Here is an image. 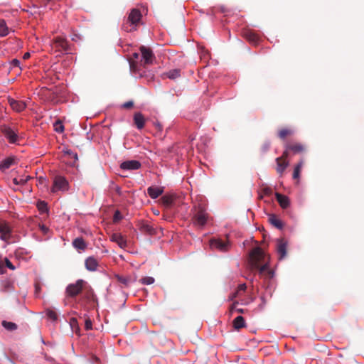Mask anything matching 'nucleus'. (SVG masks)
Here are the masks:
<instances>
[{
	"label": "nucleus",
	"instance_id": "obj_26",
	"mask_svg": "<svg viewBox=\"0 0 364 364\" xmlns=\"http://www.w3.org/2000/svg\"><path fill=\"white\" fill-rule=\"evenodd\" d=\"M11 29L7 26L4 19H0V37H5L9 35Z\"/></svg>",
	"mask_w": 364,
	"mask_h": 364
},
{
	"label": "nucleus",
	"instance_id": "obj_36",
	"mask_svg": "<svg viewBox=\"0 0 364 364\" xmlns=\"http://www.w3.org/2000/svg\"><path fill=\"white\" fill-rule=\"evenodd\" d=\"M117 278L118 282L122 284L124 287H128L132 283V279L129 277L117 276Z\"/></svg>",
	"mask_w": 364,
	"mask_h": 364
},
{
	"label": "nucleus",
	"instance_id": "obj_25",
	"mask_svg": "<svg viewBox=\"0 0 364 364\" xmlns=\"http://www.w3.org/2000/svg\"><path fill=\"white\" fill-rule=\"evenodd\" d=\"M139 57V54L137 53H134L132 54V60H129V67L130 70L133 73H136L139 71L138 64L134 60H137Z\"/></svg>",
	"mask_w": 364,
	"mask_h": 364
},
{
	"label": "nucleus",
	"instance_id": "obj_55",
	"mask_svg": "<svg viewBox=\"0 0 364 364\" xmlns=\"http://www.w3.org/2000/svg\"><path fill=\"white\" fill-rule=\"evenodd\" d=\"M30 56H31L30 53L28 52H27V53H24V55L23 56V58L24 60H27V59H28L30 58Z\"/></svg>",
	"mask_w": 364,
	"mask_h": 364
},
{
	"label": "nucleus",
	"instance_id": "obj_13",
	"mask_svg": "<svg viewBox=\"0 0 364 364\" xmlns=\"http://www.w3.org/2000/svg\"><path fill=\"white\" fill-rule=\"evenodd\" d=\"M141 16L142 15L139 9H133L128 16L127 21L132 25H136L141 21Z\"/></svg>",
	"mask_w": 364,
	"mask_h": 364
},
{
	"label": "nucleus",
	"instance_id": "obj_29",
	"mask_svg": "<svg viewBox=\"0 0 364 364\" xmlns=\"http://www.w3.org/2000/svg\"><path fill=\"white\" fill-rule=\"evenodd\" d=\"M140 230L141 232H146L151 235H154L156 234V229L149 224H142L140 227Z\"/></svg>",
	"mask_w": 364,
	"mask_h": 364
},
{
	"label": "nucleus",
	"instance_id": "obj_27",
	"mask_svg": "<svg viewBox=\"0 0 364 364\" xmlns=\"http://www.w3.org/2000/svg\"><path fill=\"white\" fill-rule=\"evenodd\" d=\"M269 221L272 225H274L277 228L282 229L283 223L275 215H269Z\"/></svg>",
	"mask_w": 364,
	"mask_h": 364
},
{
	"label": "nucleus",
	"instance_id": "obj_22",
	"mask_svg": "<svg viewBox=\"0 0 364 364\" xmlns=\"http://www.w3.org/2000/svg\"><path fill=\"white\" fill-rule=\"evenodd\" d=\"M73 246L77 250L84 251L87 248V244L82 237H77L73 241Z\"/></svg>",
	"mask_w": 364,
	"mask_h": 364
},
{
	"label": "nucleus",
	"instance_id": "obj_10",
	"mask_svg": "<svg viewBox=\"0 0 364 364\" xmlns=\"http://www.w3.org/2000/svg\"><path fill=\"white\" fill-rule=\"evenodd\" d=\"M53 46L57 50L68 52L69 50V45L66 39L62 37H56L53 39Z\"/></svg>",
	"mask_w": 364,
	"mask_h": 364
},
{
	"label": "nucleus",
	"instance_id": "obj_9",
	"mask_svg": "<svg viewBox=\"0 0 364 364\" xmlns=\"http://www.w3.org/2000/svg\"><path fill=\"white\" fill-rule=\"evenodd\" d=\"M11 236V229L5 221L0 220V237L4 241H8Z\"/></svg>",
	"mask_w": 364,
	"mask_h": 364
},
{
	"label": "nucleus",
	"instance_id": "obj_38",
	"mask_svg": "<svg viewBox=\"0 0 364 364\" xmlns=\"http://www.w3.org/2000/svg\"><path fill=\"white\" fill-rule=\"evenodd\" d=\"M46 315L49 318L52 319L53 321H55L58 318V315L56 312L51 309H48L46 311Z\"/></svg>",
	"mask_w": 364,
	"mask_h": 364
},
{
	"label": "nucleus",
	"instance_id": "obj_19",
	"mask_svg": "<svg viewBox=\"0 0 364 364\" xmlns=\"http://www.w3.org/2000/svg\"><path fill=\"white\" fill-rule=\"evenodd\" d=\"M163 188L156 186H150L147 188V193L153 198L156 199L163 193Z\"/></svg>",
	"mask_w": 364,
	"mask_h": 364
},
{
	"label": "nucleus",
	"instance_id": "obj_35",
	"mask_svg": "<svg viewBox=\"0 0 364 364\" xmlns=\"http://www.w3.org/2000/svg\"><path fill=\"white\" fill-rule=\"evenodd\" d=\"M54 130L58 133H62L64 131V126L62 121L57 120L53 123Z\"/></svg>",
	"mask_w": 364,
	"mask_h": 364
},
{
	"label": "nucleus",
	"instance_id": "obj_23",
	"mask_svg": "<svg viewBox=\"0 0 364 364\" xmlns=\"http://www.w3.org/2000/svg\"><path fill=\"white\" fill-rule=\"evenodd\" d=\"M277 162V171L280 175H282L284 171H285L286 168L289 165V162L287 161H283L281 159L277 158L276 159Z\"/></svg>",
	"mask_w": 364,
	"mask_h": 364
},
{
	"label": "nucleus",
	"instance_id": "obj_12",
	"mask_svg": "<svg viewBox=\"0 0 364 364\" xmlns=\"http://www.w3.org/2000/svg\"><path fill=\"white\" fill-rule=\"evenodd\" d=\"M242 36L250 43L256 46L259 43V37L252 30H245L242 33Z\"/></svg>",
	"mask_w": 364,
	"mask_h": 364
},
{
	"label": "nucleus",
	"instance_id": "obj_40",
	"mask_svg": "<svg viewBox=\"0 0 364 364\" xmlns=\"http://www.w3.org/2000/svg\"><path fill=\"white\" fill-rule=\"evenodd\" d=\"M38 208L41 212H46L48 210L47 203L44 201H40L37 204Z\"/></svg>",
	"mask_w": 364,
	"mask_h": 364
},
{
	"label": "nucleus",
	"instance_id": "obj_58",
	"mask_svg": "<svg viewBox=\"0 0 364 364\" xmlns=\"http://www.w3.org/2000/svg\"><path fill=\"white\" fill-rule=\"evenodd\" d=\"M235 311L240 314H244L245 313V309H236Z\"/></svg>",
	"mask_w": 364,
	"mask_h": 364
},
{
	"label": "nucleus",
	"instance_id": "obj_37",
	"mask_svg": "<svg viewBox=\"0 0 364 364\" xmlns=\"http://www.w3.org/2000/svg\"><path fill=\"white\" fill-rule=\"evenodd\" d=\"M154 278L151 277H145L140 279L141 283L145 285L152 284L154 282Z\"/></svg>",
	"mask_w": 364,
	"mask_h": 364
},
{
	"label": "nucleus",
	"instance_id": "obj_45",
	"mask_svg": "<svg viewBox=\"0 0 364 364\" xmlns=\"http://www.w3.org/2000/svg\"><path fill=\"white\" fill-rule=\"evenodd\" d=\"M31 178L30 176H21L18 178L19 179V181L18 183H20V185H24L25 183H27V181Z\"/></svg>",
	"mask_w": 364,
	"mask_h": 364
},
{
	"label": "nucleus",
	"instance_id": "obj_30",
	"mask_svg": "<svg viewBox=\"0 0 364 364\" xmlns=\"http://www.w3.org/2000/svg\"><path fill=\"white\" fill-rule=\"evenodd\" d=\"M4 267H6L11 270H14L16 269L14 265L11 262V261L7 257H5L3 260L0 262V270L1 273H3L2 269Z\"/></svg>",
	"mask_w": 364,
	"mask_h": 364
},
{
	"label": "nucleus",
	"instance_id": "obj_59",
	"mask_svg": "<svg viewBox=\"0 0 364 364\" xmlns=\"http://www.w3.org/2000/svg\"><path fill=\"white\" fill-rule=\"evenodd\" d=\"M71 325L76 324L77 323V319L75 318H73L70 321Z\"/></svg>",
	"mask_w": 364,
	"mask_h": 364
},
{
	"label": "nucleus",
	"instance_id": "obj_2",
	"mask_svg": "<svg viewBox=\"0 0 364 364\" xmlns=\"http://www.w3.org/2000/svg\"><path fill=\"white\" fill-rule=\"evenodd\" d=\"M0 130L9 143L14 144L18 140V129L16 125H1Z\"/></svg>",
	"mask_w": 364,
	"mask_h": 364
},
{
	"label": "nucleus",
	"instance_id": "obj_57",
	"mask_svg": "<svg viewBox=\"0 0 364 364\" xmlns=\"http://www.w3.org/2000/svg\"><path fill=\"white\" fill-rule=\"evenodd\" d=\"M237 304H238V302H237V301H235V302L232 304V306H231L230 310H231V311H232L233 309H235V307H236V305H237Z\"/></svg>",
	"mask_w": 364,
	"mask_h": 364
},
{
	"label": "nucleus",
	"instance_id": "obj_43",
	"mask_svg": "<svg viewBox=\"0 0 364 364\" xmlns=\"http://www.w3.org/2000/svg\"><path fill=\"white\" fill-rule=\"evenodd\" d=\"M92 328V321L90 320V318H87L85 320V328L88 331V330H91Z\"/></svg>",
	"mask_w": 364,
	"mask_h": 364
},
{
	"label": "nucleus",
	"instance_id": "obj_41",
	"mask_svg": "<svg viewBox=\"0 0 364 364\" xmlns=\"http://www.w3.org/2000/svg\"><path fill=\"white\" fill-rule=\"evenodd\" d=\"M122 218V214L119 210L115 211L113 217V221L114 223L119 222Z\"/></svg>",
	"mask_w": 364,
	"mask_h": 364
},
{
	"label": "nucleus",
	"instance_id": "obj_47",
	"mask_svg": "<svg viewBox=\"0 0 364 364\" xmlns=\"http://www.w3.org/2000/svg\"><path fill=\"white\" fill-rule=\"evenodd\" d=\"M134 105V103L132 101H128L123 104L122 107L125 109H129L132 108Z\"/></svg>",
	"mask_w": 364,
	"mask_h": 364
},
{
	"label": "nucleus",
	"instance_id": "obj_6",
	"mask_svg": "<svg viewBox=\"0 0 364 364\" xmlns=\"http://www.w3.org/2000/svg\"><path fill=\"white\" fill-rule=\"evenodd\" d=\"M192 220L195 226L203 228L207 223L208 214L203 208H199L193 214Z\"/></svg>",
	"mask_w": 364,
	"mask_h": 364
},
{
	"label": "nucleus",
	"instance_id": "obj_60",
	"mask_svg": "<svg viewBox=\"0 0 364 364\" xmlns=\"http://www.w3.org/2000/svg\"><path fill=\"white\" fill-rule=\"evenodd\" d=\"M123 27H124V29L125 31H132V28L128 29L125 26H124Z\"/></svg>",
	"mask_w": 364,
	"mask_h": 364
},
{
	"label": "nucleus",
	"instance_id": "obj_14",
	"mask_svg": "<svg viewBox=\"0 0 364 364\" xmlns=\"http://www.w3.org/2000/svg\"><path fill=\"white\" fill-rule=\"evenodd\" d=\"M287 243L283 239H279L277 244V250L279 255V259H283L287 255Z\"/></svg>",
	"mask_w": 364,
	"mask_h": 364
},
{
	"label": "nucleus",
	"instance_id": "obj_15",
	"mask_svg": "<svg viewBox=\"0 0 364 364\" xmlns=\"http://www.w3.org/2000/svg\"><path fill=\"white\" fill-rule=\"evenodd\" d=\"M8 101L11 107L18 112L23 111L26 107V103L22 101H17L11 98H9Z\"/></svg>",
	"mask_w": 364,
	"mask_h": 364
},
{
	"label": "nucleus",
	"instance_id": "obj_34",
	"mask_svg": "<svg viewBox=\"0 0 364 364\" xmlns=\"http://www.w3.org/2000/svg\"><path fill=\"white\" fill-rule=\"evenodd\" d=\"M2 326L8 331H14L17 328V325L15 323L3 321Z\"/></svg>",
	"mask_w": 364,
	"mask_h": 364
},
{
	"label": "nucleus",
	"instance_id": "obj_49",
	"mask_svg": "<svg viewBox=\"0 0 364 364\" xmlns=\"http://www.w3.org/2000/svg\"><path fill=\"white\" fill-rule=\"evenodd\" d=\"M94 296V293L92 291V290L90 288V289L88 290L87 293V297L88 299H92Z\"/></svg>",
	"mask_w": 364,
	"mask_h": 364
},
{
	"label": "nucleus",
	"instance_id": "obj_33",
	"mask_svg": "<svg viewBox=\"0 0 364 364\" xmlns=\"http://www.w3.org/2000/svg\"><path fill=\"white\" fill-rule=\"evenodd\" d=\"M162 203L166 205V207H170L173 201H174V197L171 195H166L164 196L161 198Z\"/></svg>",
	"mask_w": 364,
	"mask_h": 364
},
{
	"label": "nucleus",
	"instance_id": "obj_32",
	"mask_svg": "<svg viewBox=\"0 0 364 364\" xmlns=\"http://www.w3.org/2000/svg\"><path fill=\"white\" fill-rule=\"evenodd\" d=\"M304 165V161L301 159L295 166L293 172V178L298 179L300 176L301 170Z\"/></svg>",
	"mask_w": 364,
	"mask_h": 364
},
{
	"label": "nucleus",
	"instance_id": "obj_4",
	"mask_svg": "<svg viewBox=\"0 0 364 364\" xmlns=\"http://www.w3.org/2000/svg\"><path fill=\"white\" fill-rule=\"evenodd\" d=\"M141 53L140 65L145 68L146 65L153 64L155 55L150 48L141 46L139 48Z\"/></svg>",
	"mask_w": 364,
	"mask_h": 364
},
{
	"label": "nucleus",
	"instance_id": "obj_24",
	"mask_svg": "<svg viewBox=\"0 0 364 364\" xmlns=\"http://www.w3.org/2000/svg\"><path fill=\"white\" fill-rule=\"evenodd\" d=\"M232 325L235 329L240 330L245 326V321L242 316H237L232 321Z\"/></svg>",
	"mask_w": 364,
	"mask_h": 364
},
{
	"label": "nucleus",
	"instance_id": "obj_54",
	"mask_svg": "<svg viewBox=\"0 0 364 364\" xmlns=\"http://www.w3.org/2000/svg\"><path fill=\"white\" fill-rule=\"evenodd\" d=\"M253 301H254V298L253 297H250L249 301H242V304H245V305H247L249 303L252 302Z\"/></svg>",
	"mask_w": 364,
	"mask_h": 364
},
{
	"label": "nucleus",
	"instance_id": "obj_5",
	"mask_svg": "<svg viewBox=\"0 0 364 364\" xmlns=\"http://www.w3.org/2000/svg\"><path fill=\"white\" fill-rule=\"evenodd\" d=\"M85 284L86 282L82 279H78L75 284H70L65 291L67 296L75 297L82 292Z\"/></svg>",
	"mask_w": 364,
	"mask_h": 364
},
{
	"label": "nucleus",
	"instance_id": "obj_56",
	"mask_svg": "<svg viewBox=\"0 0 364 364\" xmlns=\"http://www.w3.org/2000/svg\"><path fill=\"white\" fill-rule=\"evenodd\" d=\"M18 181H19L18 178H14L13 179V182H14V183L15 185H20V183H18Z\"/></svg>",
	"mask_w": 364,
	"mask_h": 364
},
{
	"label": "nucleus",
	"instance_id": "obj_52",
	"mask_svg": "<svg viewBox=\"0 0 364 364\" xmlns=\"http://www.w3.org/2000/svg\"><path fill=\"white\" fill-rule=\"evenodd\" d=\"M38 182L41 185H43L45 184L46 185V179L43 177H40L38 178Z\"/></svg>",
	"mask_w": 364,
	"mask_h": 364
},
{
	"label": "nucleus",
	"instance_id": "obj_46",
	"mask_svg": "<svg viewBox=\"0 0 364 364\" xmlns=\"http://www.w3.org/2000/svg\"><path fill=\"white\" fill-rule=\"evenodd\" d=\"M246 289H247L246 284H242L238 286L237 290L236 291L238 292L240 294H241V292L245 291Z\"/></svg>",
	"mask_w": 364,
	"mask_h": 364
},
{
	"label": "nucleus",
	"instance_id": "obj_20",
	"mask_svg": "<svg viewBox=\"0 0 364 364\" xmlns=\"http://www.w3.org/2000/svg\"><path fill=\"white\" fill-rule=\"evenodd\" d=\"M275 196L277 198V200L278 201L279 205L285 209L289 207V199L287 196L282 195L279 193H275Z\"/></svg>",
	"mask_w": 364,
	"mask_h": 364
},
{
	"label": "nucleus",
	"instance_id": "obj_48",
	"mask_svg": "<svg viewBox=\"0 0 364 364\" xmlns=\"http://www.w3.org/2000/svg\"><path fill=\"white\" fill-rule=\"evenodd\" d=\"M11 65L13 67H18L20 65V61L18 59H13L11 62Z\"/></svg>",
	"mask_w": 364,
	"mask_h": 364
},
{
	"label": "nucleus",
	"instance_id": "obj_39",
	"mask_svg": "<svg viewBox=\"0 0 364 364\" xmlns=\"http://www.w3.org/2000/svg\"><path fill=\"white\" fill-rule=\"evenodd\" d=\"M65 153L68 155L71 159H74L73 164L78 160V156L77 153L73 152V151L68 149L65 151Z\"/></svg>",
	"mask_w": 364,
	"mask_h": 364
},
{
	"label": "nucleus",
	"instance_id": "obj_3",
	"mask_svg": "<svg viewBox=\"0 0 364 364\" xmlns=\"http://www.w3.org/2000/svg\"><path fill=\"white\" fill-rule=\"evenodd\" d=\"M69 190L68 181L63 176L56 175L53 179V186L51 193H55L58 191H67Z\"/></svg>",
	"mask_w": 364,
	"mask_h": 364
},
{
	"label": "nucleus",
	"instance_id": "obj_8",
	"mask_svg": "<svg viewBox=\"0 0 364 364\" xmlns=\"http://www.w3.org/2000/svg\"><path fill=\"white\" fill-rule=\"evenodd\" d=\"M284 147L290 149L294 154H302L306 151V146L300 142L287 143Z\"/></svg>",
	"mask_w": 364,
	"mask_h": 364
},
{
	"label": "nucleus",
	"instance_id": "obj_7",
	"mask_svg": "<svg viewBox=\"0 0 364 364\" xmlns=\"http://www.w3.org/2000/svg\"><path fill=\"white\" fill-rule=\"evenodd\" d=\"M210 247L220 252H226L229 250L230 244L219 238H213L209 241Z\"/></svg>",
	"mask_w": 364,
	"mask_h": 364
},
{
	"label": "nucleus",
	"instance_id": "obj_31",
	"mask_svg": "<svg viewBox=\"0 0 364 364\" xmlns=\"http://www.w3.org/2000/svg\"><path fill=\"white\" fill-rule=\"evenodd\" d=\"M293 134V129L289 128H284L279 131L278 136L281 139H284L287 136H291Z\"/></svg>",
	"mask_w": 364,
	"mask_h": 364
},
{
	"label": "nucleus",
	"instance_id": "obj_53",
	"mask_svg": "<svg viewBox=\"0 0 364 364\" xmlns=\"http://www.w3.org/2000/svg\"><path fill=\"white\" fill-rule=\"evenodd\" d=\"M240 294L238 292H235L230 297L231 300H233L235 298L239 296Z\"/></svg>",
	"mask_w": 364,
	"mask_h": 364
},
{
	"label": "nucleus",
	"instance_id": "obj_44",
	"mask_svg": "<svg viewBox=\"0 0 364 364\" xmlns=\"http://www.w3.org/2000/svg\"><path fill=\"white\" fill-rule=\"evenodd\" d=\"M262 192L264 196H271L272 193V190L269 187H264L262 189Z\"/></svg>",
	"mask_w": 364,
	"mask_h": 364
},
{
	"label": "nucleus",
	"instance_id": "obj_1",
	"mask_svg": "<svg viewBox=\"0 0 364 364\" xmlns=\"http://www.w3.org/2000/svg\"><path fill=\"white\" fill-rule=\"evenodd\" d=\"M269 257L259 247L253 248L249 255L248 264L250 270H257L265 279H271L274 272L269 268Z\"/></svg>",
	"mask_w": 364,
	"mask_h": 364
},
{
	"label": "nucleus",
	"instance_id": "obj_21",
	"mask_svg": "<svg viewBox=\"0 0 364 364\" xmlns=\"http://www.w3.org/2000/svg\"><path fill=\"white\" fill-rule=\"evenodd\" d=\"M181 69H178V68L170 70L168 72L164 73L162 74V77L163 78L167 77L171 80H175V79L181 77Z\"/></svg>",
	"mask_w": 364,
	"mask_h": 364
},
{
	"label": "nucleus",
	"instance_id": "obj_18",
	"mask_svg": "<svg viewBox=\"0 0 364 364\" xmlns=\"http://www.w3.org/2000/svg\"><path fill=\"white\" fill-rule=\"evenodd\" d=\"M111 240L116 242L121 248H125L127 246V240L120 234H112L111 236Z\"/></svg>",
	"mask_w": 364,
	"mask_h": 364
},
{
	"label": "nucleus",
	"instance_id": "obj_16",
	"mask_svg": "<svg viewBox=\"0 0 364 364\" xmlns=\"http://www.w3.org/2000/svg\"><path fill=\"white\" fill-rule=\"evenodd\" d=\"M85 267L89 271H95L98 267V261L94 257H89L85 262Z\"/></svg>",
	"mask_w": 364,
	"mask_h": 364
},
{
	"label": "nucleus",
	"instance_id": "obj_50",
	"mask_svg": "<svg viewBox=\"0 0 364 364\" xmlns=\"http://www.w3.org/2000/svg\"><path fill=\"white\" fill-rule=\"evenodd\" d=\"M154 125L158 131L161 132L162 130V125L159 122H154Z\"/></svg>",
	"mask_w": 364,
	"mask_h": 364
},
{
	"label": "nucleus",
	"instance_id": "obj_17",
	"mask_svg": "<svg viewBox=\"0 0 364 364\" xmlns=\"http://www.w3.org/2000/svg\"><path fill=\"white\" fill-rule=\"evenodd\" d=\"M145 118L141 112H136L134 115V122L138 129H141L145 125Z\"/></svg>",
	"mask_w": 364,
	"mask_h": 364
},
{
	"label": "nucleus",
	"instance_id": "obj_42",
	"mask_svg": "<svg viewBox=\"0 0 364 364\" xmlns=\"http://www.w3.org/2000/svg\"><path fill=\"white\" fill-rule=\"evenodd\" d=\"M289 151H291L290 149H287L285 147V150L283 152L282 155L280 157H278V158L281 159L283 161H287V157L289 156Z\"/></svg>",
	"mask_w": 364,
	"mask_h": 364
},
{
	"label": "nucleus",
	"instance_id": "obj_51",
	"mask_svg": "<svg viewBox=\"0 0 364 364\" xmlns=\"http://www.w3.org/2000/svg\"><path fill=\"white\" fill-rule=\"evenodd\" d=\"M40 229L41 230V231H42L44 234H46V233L48 232V230H49L48 228H47V227H46V225H40Z\"/></svg>",
	"mask_w": 364,
	"mask_h": 364
},
{
	"label": "nucleus",
	"instance_id": "obj_28",
	"mask_svg": "<svg viewBox=\"0 0 364 364\" xmlns=\"http://www.w3.org/2000/svg\"><path fill=\"white\" fill-rule=\"evenodd\" d=\"M14 163V159L11 157L6 158L1 163L0 170L1 171H5L6 169L9 168Z\"/></svg>",
	"mask_w": 364,
	"mask_h": 364
},
{
	"label": "nucleus",
	"instance_id": "obj_11",
	"mask_svg": "<svg viewBox=\"0 0 364 364\" xmlns=\"http://www.w3.org/2000/svg\"><path fill=\"white\" fill-rule=\"evenodd\" d=\"M141 166V163L136 160H128L122 162L120 164V168L122 170L134 171L140 168Z\"/></svg>",
	"mask_w": 364,
	"mask_h": 364
}]
</instances>
